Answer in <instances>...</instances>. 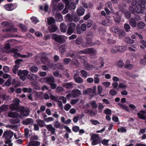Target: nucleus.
I'll return each instance as SVG.
<instances>
[{"instance_id": "1", "label": "nucleus", "mask_w": 146, "mask_h": 146, "mask_svg": "<svg viewBox=\"0 0 146 146\" xmlns=\"http://www.w3.org/2000/svg\"><path fill=\"white\" fill-rule=\"evenodd\" d=\"M131 5L132 6L131 7H130V9L132 12L134 11L137 13H142L144 14H146V8L145 7V4H143V5H139L137 6L136 1L134 0L132 1Z\"/></svg>"}, {"instance_id": "2", "label": "nucleus", "mask_w": 146, "mask_h": 146, "mask_svg": "<svg viewBox=\"0 0 146 146\" xmlns=\"http://www.w3.org/2000/svg\"><path fill=\"white\" fill-rule=\"evenodd\" d=\"M13 133L11 131H5L4 133L3 137L5 138V143L6 144H9L8 146H12L13 143H11V138L13 137Z\"/></svg>"}, {"instance_id": "3", "label": "nucleus", "mask_w": 146, "mask_h": 146, "mask_svg": "<svg viewBox=\"0 0 146 146\" xmlns=\"http://www.w3.org/2000/svg\"><path fill=\"white\" fill-rule=\"evenodd\" d=\"M52 37L55 41L61 44L64 43L65 42V38H66L64 36L56 34H53Z\"/></svg>"}, {"instance_id": "4", "label": "nucleus", "mask_w": 146, "mask_h": 146, "mask_svg": "<svg viewBox=\"0 0 146 146\" xmlns=\"http://www.w3.org/2000/svg\"><path fill=\"white\" fill-rule=\"evenodd\" d=\"M80 59L81 62L84 63V66L85 69L87 70H92L93 68H94L92 65H89L88 63L86 61L84 57H81Z\"/></svg>"}, {"instance_id": "5", "label": "nucleus", "mask_w": 146, "mask_h": 146, "mask_svg": "<svg viewBox=\"0 0 146 146\" xmlns=\"http://www.w3.org/2000/svg\"><path fill=\"white\" fill-rule=\"evenodd\" d=\"M48 54L45 53H41V57L40 59L42 62L44 64H45L48 62L49 61V58L47 57Z\"/></svg>"}, {"instance_id": "6", "label": "nucleus", "mask_w": 146, "mask_h": 146, "mask_svg": "<svg viewBox=\"0 0 146 146\" xmlns=\"http://www.w3.org/2000/svg\"><path fill=\"white\" fill-rule=\"evenodd\" d=\"M82 53L85 54H90L92 55H96L97 54V51L96 50L92 48H87L83 51H81Z\"/></svg>"}, {"instance_id": "7", "label": "nucleus", "mask_w": 146, "mask_h": 146, "mask_svg": "<svg viewBox=\"0 0 146 146\" xmlns=\"http://www.w3.org/2000/svg\"><path fill=\"white\" fill-rule=\"evenodd\" d=\"M78 2V0H70L68 7L70 10H74L76 8L75 5Z\"/></svg>"}, {"instance_id": "8", "label": "nucleus", "mask_w": 146, "mask_h": 146, "mask_svg": "<svg viewBox=\"0 0 146 146\" xmlns=\"http://www.w3.org/2000/svg\"><path fill=\"white\" fill-rule=\"evenodd\" d=\"M76 27V24L74 23H71L68 25V27L67 33L69 35L72 33L75 30Z\"/></svg>"}, {"instance_id": "9", "label": "nucleus", "mask_w": 146, "mask_h": 146, "mask_svg": "<svg viewBox=\"0 0 146 146\" xmlns=\"http://www.w3.org/2000/svg\"><path fill=\"white\" fill-rule=\"evenodd\" d=\"M91 139L92 141V144L95 145L98 144L99 142V136L96 134L93 135L91 137Z\"/></svg>"}, {"instance_id": "10", "label": "nucleus", "mask_w": 146, "mask_h": 146, "mask_svg": "<svg viewBox=\"0 0 146 146\" xmlns=\"http://www.w3.org/2000/svg\"><path fill=\"white\" fill-rule=\"evenodd\" d=\"M46 127L49 131H50L52 134H54L55 133L56 129L51 124L46 125Z\"/></svg>"}, {"instance_id": "11", "label": "nucleus", "mask_w": 146, "mask_h": 146, "mask_svg": "<svg viewBox=\"0 0 146 146\" xmlns=\"http://www.w3.org/2000/svg\"><path fill=\"white\" fill-rule=\"evenodd\" d=\"M72 94L73 97L75 98L80 96L82 94V93L79 90L75 89L72 90Z\"/></svg>"}, {"instance_id": "12", "label": "nucleus", "mask_w": 146, "mask_h": 146, "mask_svg": "<svg viewBox=\"0 0 146 146\" xmlns=\"http://www.w3.org/2000/svg\"><path fill=\"white\" fill-rule=\"evenodd\" d=\"M138 117L142 119H145L146 118V110H141L137 113Z\"/></svg>"}, {"instance_id": "13", "label": "nucleus", "mask_w": 146, "mask_h": 146, "mask_svg": "<svg viewBox=\"0 0 146 146\" xmlns=\"http://www.w3.org/2000/svg\"><path fill=\"white\" fill-rule=\"evenodd\" d=\"M45 82H46L49 85L53 83H54L55 81L54 78L52 76L46 77L43 78Z\"/></svg>"}, {"instance_id": "14", "label": "nucleus", "mask_w": 146, "mask_h": 146, "mask_svg": "<svg viewBox=\"0 0 146 146\" xmlns=\"http://www.w3.org/2000/svg\"><path fill=\"white\" fill-rule=\"evenodd\" d=\"M29 112L30 110L29 109L23 107L21 111V114L22 115L27 116L29 115Z\"/></svg>"}, {"instance_id": "15", "label": "nucleus", "mask_w": 146, "mask_h": 146, "mask_svg": "<svg viewBox=\"0 0 146 146\" xmlns=\"http://www.w3.org/2000/svg\"><path fill=\"white\" fill-rule=\"evenodd\" d=\"M82 46L84 47H87L88 46H93L91 43V40L90 38H87L86 42H83L82 43Z\"/></svg>"}, {"instance_id": "16", "label": "nucleus", "mask_w": 146, "mask_h": 146, "mask_svg": "<svg viewBox=\"0 0 146 146\" xmlns=\"http://www.w3.org/2000/svg\"><path fill=\"white\" fill-rule=\"evenodd\" d=\"M112 20L106 19L103 21L102 22V25L106 26H109L111 25Z\"/></svg>"}, {"instance_id": "17", "label": "nucleus", "mask_w": 146, "mask_h": 146, "mask_svg": "<svg viewBox=\"0 0 146 146\" xmlns=\"http://www.w3.org/2000/svg\"><path fill=\"white\" fill-rule=\"evenodd\" d=\"M40 143L39 141H31L28 145V146H39L40 145Z\"/></svg>"}, {"instance_id": "18", "label": "nucleus", "mask_w": 146, "mask_h": 146, "mask_svg": "<svg viewBox=\"0 0 146 146\" xmlns=\"http://www.w3.org/2000/svg\"><path fill=\"white\" fill-rule=\"evenodd\" d=\"M84 12L83 8L81 7H79L77 11V13L79 16L82 15L84 14Z\"/></svg>"}, {"instance_id": "19", "label": "nucleus", "mask_w": 146, "mask_h": 146, "mask_svg": "<svg viewBox=\"0 0 146 146\" xmlns=\"http://www.w3.org/2000/svg\"><path fill=\"white\" fill-rule=\"evenodd\" d=\"M4 8L7 11H11L14 8L13 5L11 3L5 5L4 6Z\"/></svg>"}, {"instance_id": "20", "label": "nucleus", "mask_w": 146, "mask_h": 146, "mask_svg": "<svg viewBox=\"0 0 146 146\" xmlns=\"http://www.w3.org/2000/svg\"><path fill=\"white\" fill-rule=\"evenodd\" d=\"M62 86L63 87L67 89H71L73 87V83L72 82L64 83L63 84Z\"/></svg>"}, {"instance_id": "21", "label": "nucleus", "mask_w": 146, "mask_h": 146, "mask_svg": "<svg viewBox=\"0 0 146 146\" xmlns=\"http://www.w3.org/2000/svg\"><path fill=\"white\" fill-rule=\"evenodd\" d=\"M27 78L28 79L31 80H35L37 78V76L33 74H31L28 75Z\"/></svg>"}, {"instance_id": "22", "label": "nucleus", "mask_w": 146, "mask_h": 146, "mask_svg": "<svg viewBox=\"0 0 146 146\" xmlns=\"http://www.w3.org/2000/svg\"><path fill=\"white\" fill-rule=\"evenodd\" d=\"M33 119L30 118H27L23 120L22 121V123L24 125H28L33 123Z\"/></svg>"}, {"instance_id": "23", "label": "nucleus", "mask_w": 146, "mask_h": 146, "mask_svg": "<svg viewBox=\"0 0 146 146\" xmlns=\"http://www.w3.org/2000/svg\"><path fill=\"white\" fill-rule=\"evenodd\" d=\"M60 27V30L62 32L65 33L67 31V27L65 23H61Z\"/></svg>"}, {"instance_id": "24", "label": "nucleus", "mask_w": 146, "mask_h": 146, "mask_svg": "<svg viewBox=\"0 0 146 146\" xmlns=\"http://www.w3.org/2000/svg\"><path fill=\"white\" fill-rule=\"evenodd\" d=\"M18 114L16 112L9 111L8 113V116L9 117L11 118H14L17 117Z\"/></svg>"}, {"instance_id": "25", "label": "nucleus", "mask_w": 146, "mask_h": 146, "mask_svg": "<svg viewBox=\"0 0 146 146\" xmlns=\"http://www.w3.org/2000/svg\"><path fill=\"white\" fill-rule=\"evenodd\" d=\"M57 29L58 28L55 25L51 26L48 27L49 31L51 33L55 32Z\"/></svg>"}, {"instance_id": "26", "label": "nucleus", "mask_w": 146, "mask_h": 146, "mask_svg": "<svg viewBox=\"0 0 146 146\" xmlns=\"http://www.w3.org/2000/svg\"><path fill=\"white\" fill-rule=\"evenodd\" d=\"M29 72V71L26 70H24L23 71L19 70L18 72V76L21 75H23L26 76L27 75Z\"/></svg>"}, {"instance_id": "27", "label": "nucleus", "mask_w": 146, "mask_h": 146, "mask_svg": "<svg viewBox=\"0 0 146 146\" xmlns=\"http://www.w3.org/2000/svg\"><path fill=\"white\" fill-rule=\"evenodd\" d=\"M129 22L130 25L132 27H135L137 26V23L134 19L133 18H131L129 21Z\"/></svg>"}, {"instance_id": "28", "label": "nucleus", "mask_w": 146, "mask_h": 146, "mask_svg": "<svg viewBox=\"0 0 146 146\" xmlns=\"http://www.w3.org/2000/svg\"><path fill=\"white\" fill-rule=\"evenodd\" d=\"M114 21L117 23L119 22L121 20L120 17L118 13H115L113 16Z\"/></svg>"}, {"instance_id": "29", "label": "nucleus", "mask_w": 146, "mask_h": 146, "mask_svg": "<svg viewBox=\"0 0 146 146\" xmlns=\"http://www.w3.org/2000/svg\"><path fill=\"white\" fill-rule=\"evenodd\" d=\"M54 126L55 128L59 129H61L62 127L61 124L58 121H56L54 122Z\"/></svg>"}, {"instance_id": "30", "label": "nucleus", "mask_w": 146, "mask_h": 146, "mask_svg": "<svg viewBox=\"0 0 146 146\" xmlns=\"http://www.w3.org/2000/svg\"><path fill=\"white\" fill-rule=\"evenodd\" d=\"M17 105L14 104H11L10 105L9 109L12 111L16 110H17Z\"/></svg>"}, {"instance_id": "31", "label": "nucleus", "mask_w": 146, "mask_h": 146, "mask_svg": "<svg viewBox=\"0 0 146 146\" xmlns=\"http://www.w3.org/2000/svg\"><path fill=\"white\" fill-rule=\"evenodd\" d=\"M29 70L30 71H31L32 72L35 73L38 71V69L36 66H33L30 68Z\"/></svg>"}, {"instance_id": "32", "label": "nucleus", "mask_w": 146, "mask_h": 146, "mask_svg": "<svg viewBox=\"0 0 146 146\" xmlns=\"http://www.w3.org/2000/svg\"><path fill=\"white\" fill-rule=\"evenodd\" d=\"M47 22L49 25L54 23L55 22V19L52 17H50L47 19Z\"/></svg>"}, {"instance_id": "33", "label": "nucleus", "mask_w": 146, "mask_h": 146, "mask_svg": "<svg viewBox=\"0 0 146 146\" xmlns=\"http://www.w3.org/2000/svg\"><path fill=\"white\" fill-rule=\"evenodd\" d=\"M125 41L128 44H133L134 42V40L128 37H127L125 38Z\"/></svg>"}, {"instance_id": "34", "label": "nucleus", "mask_w": 146, "mask_h": 146, "mask_svg": "<svg viewBox=\"0 0 146 146\" xmlns=\"http://www.w3.org/2000/svg\"><path fill=\"white\" fill-rule=\"evenodd\" d=\"M37 122L38 124L41 127H43L45 125L44 121L40 119H38L37 120Z\"/></svg>"}, {"instance_id": "35", "label": "nucleus", "mask_w": 146, "mask_h": 146, "mask_svg": "<svg viewBox=\"0 0 146 146\" xmlns=\"http://www.w3.org/2000/svg\"><path fill=\"white\" fill-rule=\"evenodd\" d=\"M8 108V106L6 105H3L0 106V110L3 111H6Z\"/></svg>"}, {"instance_id": "36", "label": "nucleus", "mask_w": 146, "mask_h": 146, "mask_svg": "<svg viewBox=\"0 0 146 146\" xmlns=\"http://www.w3.org/2000/svg\"><path fill=\"white\" fill-rule=\"evenodd\" d=\"M55 17L57 21L58 22L61 21L63 20L62 16L60 14L56 15Z\"/></svg>"}, {"instance_id": "37", "label": "nucleus", "mask_w": 146, "mask_h": 146, "mask_svg": "<svg viewBox=\"0 0 146 146\" xmlns=\"http://www.w3.org/2000/svg\"><path fill=\"white\" fill-rule=\"evenodd\" d=\"M111 52L112 53H115L118 51L117 46H113L111 48Z\"/></svg>"}, {"instance_id": "38", "label": "nucleus", "mask_w": 146, "mask_h": 146, "mask_svg": "<svg viewBox=\"0 0 146 146\" xmlns=\"http://www.w3.org/2000/svg\"><path fill=\"white\" fill-rule=\"evenodd\" d=\"M1 25L3 27L9 28L11 26V24L6 22H4L1 23Z\"/></svg>"}, {"instance_id": "39", "label": "nucleus", "mask_w": 146, "mask_h": 146, "mask_svg": "<svg viewBox=\"0 0 146 146\" xmlns=\"http://www.w3.org/2000/svg\"><path fill=\"white\" fill-rule=\"evenodd\" d=\"M124 67L126 69L131 70L133 67V65L132 64L126 63L124 65Z\"/></svg>"}, {"instance_id": "40", "label": "nucleus", "mask_w": 146, "mask_h": 146, "mask_svg": "<svg viewBox=\"0 0 146 146\" xmlns=\"http://www.w3.org/2000/svg\"><path fill=\"white\" fill-rule=\"evenodd\" d=\"M118 104L119 105L121 108L125 110L129 111V110L128 107L127 106H125L123 104H120V103H118Z\"/></svg>"}, {"instance_id": "41", "label": "nucleus", "mask_w": 146, "mask_h": 146, "mask_svg": "<svg viewBox=\"0 0 146 146\" xmlns=\"http://www.w3.org/2000/svg\"><path fill=\"white\" fill-rule=\"evenodd\" d=\"M118 51L122 52L125 51L126 49L127 48L125 46H117Z\"/></svg>"}, {"instance_id": "42", "label": "nucleus", "mask_w": 146, "mask_h": 146, "mask_svg": "<svg viewBox=\"0 0 146 146\" xmlns=\"http://www.w3.org/2000/svg\"><path fill=\"white\" fill-rule=\"evenodd\" d=\"M74 80L76 82L78 83H82L83 82V79L80 76L76 78H75Z\"/></svg>"}, {"instance_id": "43", "label": "nucleus", "mask_w": 146, "mask_h": 146, "mask_svg": "<svg viewBox=\"0 0 146 146\" xmlns=\"http://www.w3.org/2000/svg\"><path fill=\"white\" fill-rule=\"evenodd\" d=\"M65 46L64 45H61L59 48V51L61 53H62L64 52L65 51Z\"/></svg>"}, {"instance_id": "44", "label": "nucleus", "mask_w": 146, "mask_h": 146, "mask_svg": "<svg viewBox=\"0 0 146 146\" xmlns=\"http://www.w3.org/2000/svg\"><path fill=\"white\" fill-rule=\"evenodd\" d=\"M17 31V29L16 28H11L10 29H8L6 30L3 29V32H5L6 31H10L11 32H15Z\"/></svg>"}, {"instance_id": "45", "label": "nucleus", "mask_w": 146, "mask_h": 146, "mask_svg": "<svg viewBox=\"0 0 146 146\" xmlns=\"http://www.w3.org/2000/svg\"><path fill=\"white\" fill-rule=\"evenodd\" d=\"M138 27L139 28L142 29L144 28L145 26L144 23L142 22H139L138 24Z\"/></svg>"}, {"instance_id": "46", "label": "nucleus", "mask_w": 146, "mask_h": 146, "mask_svg": "<svg viewBox=\"0 0 146 146\" xmlns=\"http://www.w3.org/2000/svg\"><path fill=\"white\" fill-rule=\"evenodd\" d=\"M50 99L51 100L55 101H56L58 99V97L57 96H54L51 93L49 94Z\"/></svg>"}, {"instance_id": "47", "label": "nucleus", "mask_w": 146, "mask_h": 146, "mask_svg": "<svg viewBox=\"0 0 146 146\" xmlns=\"http://www.w3.org/2000/svg\"><path fill=\"white\" fill-rule=\"evenodd\" d=\"M53 74L56 77L58 78H61L62 77V75L58 72L57 71L53 72Z\"/></svg>"}, {"instance_id": "48", "label": "nucleus", "mask_w": 146, "mask_h": 146, "mask_svg": "<svg viewBox=\"0 0 146 146\" xmlns=\"http://www.w3.org/2000/svg\"><path fill=\"white\" fill-rule=\"evenodd\" d=\"M23 91L24 92L31 93L32 92V89L31 88H25L23 89Z\"/></svg>"}, {"instance_id": "49", "label": "nucleus", "mask_w": 146, "mask_h": 146, "mask_svg": "<svg viewBox=\"0 0 146 146\" xmlns=\"http://www.w3.org/2000/svg\"><path fill=\"white\" fill-rule=\"evenodd\" d=\"M96 87H94V89H90L88 90V93L90 94V95H93V94L96 92Z\"/></svg>"}, {"instance_id": "50", "label": "nucleus", "mask_w": 146, "mask_h": 146, "mask_svg": "<svg viewBox=\"0 0 146 146\" xmlns=\"http://www.w3.org/2000/svg\"><path fill=\"white\" fill-rule=\"evenodd\" d=\"M71 59L70 58H66L63 59V61L65 64H68L71 61Z\"/></svg>"}, {"instance_id": "51", "label": "nucleus", "mask_w": 146, "mask_h": 146, "mask_svg": "<svg viewBox=\"0 0 146 146\" xmlns=\"http://www.w3.org/2000/svg\"><path fill=\"white\" fill-rule=\"evenodd\" d=\"M140 64H141L145 65L146 63V56H144L143 59L140 61Z\"/></svg>"}, {"instance_id": "52", "label": "nucleus", "mask_w": 146, "mask_h": 146, "mask_svg": "<svg viewBox=\"0 0 146 146\" xmlns=\"http://www.w3.org/2000/svg\"><path fill=\"white\" fill-rule=\"evenodd\" d=\"M54 120V118L52 117H49L46 118H44V121L46 122L52 121Z\"/></svg>"}, {"instance_id": "53", "label": "nucleus", "mask_w": 146, "mask_h": 146, "mask_svg": "<svg viewBox=\"0 0 146 146\" xmlns=\"http://www.w3.org/2000/svg\"><path fill=\"white\" fill-rule=\"evenodd\" d=\"M124 63L122 60H120L118 62L117 65L119 67H122L124 65Z\"/></svg>"}, {"instance_id": "54", "label": "nucleus", "mask_w": 146, "mask_h": 146, "mask_svg": "<svg viewBox=\"0 0 146 146\" xmlns=\"http://www.w3.org/2000/svg\"><path fill=\"white\" fill-rule=\"evenodd\" d=\"M90 104L94 108H97L98 107V104L94 101L91 102Z\"/></svg>"}, {"instance_id": "55", "label": "nucleus", "mask_w": 146, "mask_h": 146, "mask_svg": "<svg viewBox=\"0 0 146 146\" xmlns=\"http://www.w3.org/2000/svg\"><path fill=\"white\" fill-rule=\"evenodd\" d=\"M19 66L18 65H15L13 67V72L14 74H16L18 72Z\"/></svg>"}, {"instance_id": "56", "label": "nucleus", "mask_w": 146, "mask_h": 146, "mask_svg": "<svg viewBox=\"0 0 146 146\" xmlns=\"http://www.w3.org/2000/svg\"><path fill=\"white\" fill-rule=\"evenodd\" d=\"M140 43L142 45L140 47L141 48H143L144 47H146V42L144 40H141L140 41Z\"/></svg>"}, {"instance_id": "57", "label": "nucleus", "mask_w": 146, "mask_h": 146, "mask_svg": "<svg viewBox=\"0 0 146 146\" xmlns=\"http://www.w3.org/2000/svg\"><path fill=\"white\" fill-rule=\"evenodd\" d=\"M102 84L106 88H108L110 86L111 83L110 82H103Z\"/></svg>"}, {"instance_id": "58", "label": "nucleus", "mask_w": 146, "mask_h": 146, "mask_svg": "<svg viewBox=\"0 0 146 146\" xmlns=\"http://www.w3.org/2000/svg\"><path fill=\"white\" fill-rule=\"evenodd\" d=\"M32 22L34 24H36L39 21L35 17H33L31 18Z\"/></svg>"}, {"instance_id": "59", "label": "nucleus", "mask_w": 146, "mask_h": 146, "mask_svg": "<svg viewBox=\"0 0 146 146\" xmlns=\"http://www.w3.org/2000/svg\"><path fill=\"white\" fill-rule=\"evenodd\" d=\"M81 73L83 77L85 78L87 77V73L86 71L82 70L81 71Z\"/></svg>"}, {"instance_id": "60", "label": "nucleus", "mask_w": 146, "mask_h": 146, "mask_svg": "<svg viewBox=\"0 0 146 146\" xmlns=\"http://www.w3.org/2000/svg\"><path fill=\"white\" fill-rule=\"evenodd\" d=\"M79 100L78 99H73L70 101V103L71 104L74 105L77 103Z\"/></svg>"}, {"instance_id": "61", "label": "nucleus", "mask_w": 146, "mask_h": 146, "mask_svg": "<svg viewBox=\"0 0 146 146\" xmlns=\"http://www.w3.org/2000/svg\"><path fill=\"white\" fill-rule=\"evenodd\" d=\"M64 7V6L63 4L61 3H59L58 4V7L57 9L59 10H61L63 9Z\"/></svg>"}, {"instance_id": "62", "label": "nucleus", "mask_w": 146, "mask_h": 146, "mask_svg": "<svg viewBox=\"0 0 146 146\" xmlns=\"http://www.w3.org/2000/svg\"><path fill=\"white\" fill-rule=\"evenodd\" d=\"M98 91L99 94H101L103 91V88L101 86L99 85L98 86Z\"/></svg>"}, {"instance_id": "63", "label": "nucleus", "mask_w": 146, "mask_h": 146, "mask_svg": "<svg viewBox=\"0 0 146 146\" xmlns=\"http://www.w3.org/2000/svg\"><path fill=\"white\" fill-rule=\"evenodd\" d=\"M20 26L23 31H25L27 30V28L23 24H20Z\"/></svg>"}, {"instance_id": "64", "label": "nucleus", "mask_w": 146, "mask_h": 146, "mask_svg": "<svg viewBox=\"0 0 146 146\" xmlns=\"http://www.w3.org/2000/svg\"><path fill=\"white\" fill-rule=\"evenodd\" d=\"M124 28L125 29V31L127 32H128V31L130 29V27L128 24L126 23L124 25Z\"/></svg>"}]
</instances>
